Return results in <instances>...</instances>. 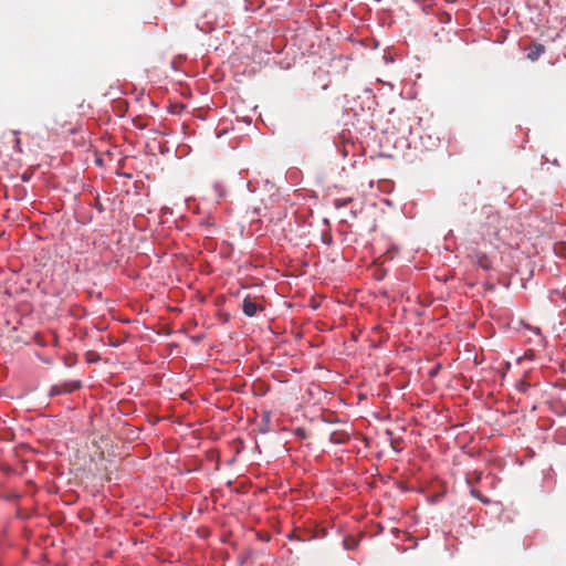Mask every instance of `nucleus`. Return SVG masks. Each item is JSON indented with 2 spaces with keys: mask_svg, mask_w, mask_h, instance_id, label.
Returning <instances> with one entry per match:
<instances>
[{
  "mask_svg": "<svg viewBox=\"0 0 566 566\" xmlns=\"http://www.w3.org/2000/svg\"><path fill=\"white\" fill-rule=\"evenodd\" d=\"M80 388H81V381H78V380L66 381L61 385L52 386V388L50 390V395L57 396V395H62V394H71Z\"/></svg>",
  "mask_w": 566,
  "mask_h": 566,
  "instance_id": "f257e3e1",
  "label": "nucleus"
},
{
  "mask_svg": "<svg viewBox=\"0 0 566 566\" xmlns=\"http://www.w3.org/2000/svg\"><path fill=\"white\" fill-rule=\"evenodd\" d=\"M260 308L261 306L256 303L255 298L251 296L244 297L242 303V311L247 316H254Z\"/></svg>",
  "mask_w": 566,
  "mask_h": 566,
  "instance_id": "f03ea898",
  "label": "nucleus"
},
{
  "mask_svg": "<svg viewBox=\"0 0 566 566\" xmlns=\"http://www.w3.org/2000/svg\"><path fill=\"white\" fill-rule=\"evenodd\" d=\"M526 57L531 61H536L541 55H543L546 51L545 45L541 43H532L526 48Z\"/></svg>",
  "mask_w": 566,
  "mask_h": 566,
  "instance_id": "7ed1b4c3",
  "label": "nucleus"
},
{
  "mask_svg": "<svg viewBox=\"0 0 566 566\" xmlns=\"http://www.w3.org/2000/svg\"><path fill=\"white\" fill-rule=\"evenodd\" d=\"M475 263L483 270H490L492 268L491 259L483 252L476 251L473 254Z\"/></svg>",
  "mask_w": 566,
  "mask_h": 566,
  "instance_id": "20e7f679",
  "label": "nucleus"
},
{
  "mask_svg": "<svg viewBox=\"0 0 566 566\" xmlns=\"http://www.w3.org/2000/svg\"><path fill=\"white\" fill-rule=\"evenodd\" d=\"M348 440H349V436L346 432H337V431H335V432H333L331 434V441L333 443L342 444V443L347 442Z\"/></svg>",
  "mask_w": 566,
  "mask_h": 566,
  "instance_id": "39448f33",
  "label": "nucleus"
},
{
  "mask_svg": "<svg viewBox=\"0 0 566 566\" xmlns=\"http://www.w3.org/2000/svg\"><path fill=\"white\" fill-rule=\"evenodd\" d=\"M347 203V201H340L339 199L334 200V205L336 208L344 207Z\"/></svg>",
  "mask_w": 566,
  "mask_h": 566,
  "instance_id": "423d86ee",
  "label": "nucleus"
},
{
  "mask_svg": "<svg viewBox=\"0 0 566 566\" xmlns=\"http://www.w3.org/2000/svg\"><path fill=\"white\" fill-rule=\"evenodd\" d=\"M353 541H354V539H352V538H346V539L344 541V544H345L346 548H348V549H349V548H353V546H349V543H350V542H353Z\"/></svg>",
  "mask_w": 566,
  "mask_h": 566,
  "instance_id": "0eeeda50",
  "label": "nucleus"
},
{
  "mask_svg": "<svg viewBox=\"0 0 566 566\" xmlns=\"http://www.w3.org/2000/svg\"><path fill=\"white\" fill-rule=\"evenodd\" d=\"M489 219H491V222H497L499 217L496 214L489 216Z\"/></svg>",
  "mask_w": 566,
  "mask_h": 566,
  "instance_id": "6e6552de",
  "label": "nucleus"
},
{
  "mask_svg": "<svg viewBox=\"0 0 566 566\" xmlns=\"http://www.w3.org/2000/svg\"><path fill=\"white\" fill-rule=\"evenodd\" d=\"M355 545H356V543L354 541L352 543H349V546L354 547Z\"/></svg>",
  "mask_w": 566,
  "mask_h": 566,
  "instance_id": "1a4fd4ad",
  "label": "nucleus"
},
{
  "mask_svg": "<svg viewBox=\"0 0 566 566\" xmlns=\"http://www.w3.org/2000/svg\"><path fill=\"white\" fill-rule=\"evenodd\" d=\"M138 127L144 128L145 126L143 125V123H139Z\"/></svg>",
  "mask_w": 566,
  "mask_h": 566,
  "instance_id": "9d476101",
  "label": "nucleus"
},
{
  "mask_svg": "<svg viewBox=\"0 0 566 566\" xmlns=\"http://www.w3.org/2000/svg\"><path fill=\"white\" fill-rule=\"evenodd\" d=\"M138 127L144 128L145 126L143 125V123H139Z\"/></svg>",
  "mask_w": 566,
  "mask_h": 566,
  "instance_id": "9b49d317",
  "label": "nucleus"
}]
</instances>
